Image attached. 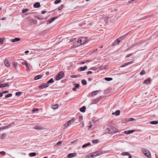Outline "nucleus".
Segmentation results:
<instances>
[{"label": "nucleus", "mask_w": 158, "mask_h": 158, "mask_svg": "<svg viewBox=\"0 0 158 158\" xmlns=\"http://www.w3.org/2000/svg\"><path fill=\"white\" fill-rule=\"evenodd\" d=\"M75 121V118H73L71 120H69L66 122L64 126L65 127H68L69 126H70L71 124L73 123Z\"/></svg>", "instance_id": "f257e3e1"}, {"label": "nucleus", "mask_w": 158, "mask_h": 158, "mask_svg": "<svg viewBox=\"0 0 158 158\" xmlns=\"http://www.w3.org/2000/svg\"><path fill=\"white\" fill-rule=\"evenodd\" d=\"M64 73L63 72L61 71L60 72L56 77V80H59L63 77Z\"/></svg>", "instance_id": "f03ea898"}, {"label": "nucleus", "mask_w": 158, "mask_h": 158, "mask_svg": "<svg viewBox=\"0 0 158 158\" xmlns=\"http://www.w3.org/2000/svg\"><path fill=\"white\" fill-rule=\"evenodd\" d=\"M142 152L144 155L148 158L151 157V155L150 152L146 149H143L142 150Z\"/></svg>", "instance_id": "7ed1b4c3"}, {"label": "nucleus", "mask_w": 158, "mask_h": 158, "mask_svg": "<svg viewBox=\"0 0 158 158\" xmlns=\"http://www.w3.org/2000/svg\"><path fill=\"white\" fill-rule=\"evenodd\" d=\"M102 154V153L100 151H98L92 153L91 156L92 157L94 158L95 156H99Z\"/></svg>", "instance_id": "20e7f679"}, {"label": "nucleus", "mask_w": 158, "mask_h": 158, "mask_svg": "<svg viewBox=\"0 0 158 158\" xmlns=\"http://www.w3.org/2000/svg\"><path fill=\"white\" fill-rule=\"evenodd\" d=\"M81 45L84 44L86 41V38L85 37H82L78 39Z\"/></svg>", "instance_id": "39448f33"}, {"label": "nucleus", "mask_w": 158, "mask_h": 158, "mask_svg": "<svg viewBox=\"0 0 158 158\" xmlns=\"http://www.w3.org/2000/svg\"><path fill=\"white\" fill-rule=\"evenodd\" d=\"M14 124V123H12L10 124L7 126H4L0 127V131L8 129L12 126V125Z\"/></svg>", "instance_id": "423d86ee"}, {"label": "nucleus", "mask_w": 158, "mask_h": 158, "mask_svg": "<svg viewBox=\"0 0 158 158\" xmlns=\"http://www.w3.org/2000/svg\"><path fill=\"white\" fill-rule=\"evenodd\" d=\"M108 66L106 65H100L98 67V69L100 70H104L108 69Z\"/></svg>", "instance_id": "0eeeda50"}, {"label": "nucleus", "mask_w": 158, "mask_h": 158, "mask_svg": "<svg viewBox=\"0 0 158 158\" xmlns=\"http://www.w3.org/2000/svg\"><path fill=\"white\" fill-rule=\"evenodd\" d=\"M118 132V130L114 127H111L110 129V133H115Z\"/></svg>", "instance_id": "6e6552de"}, {"label": "nucleus", "mask_w": 158, "mask_h": 158, "mask_svg": "<svg viewBox=\"0 0 158 158\" xmlns=\"http://www.w3.org/2000/svg\"><path fill=\"white\" fill-rule=\"evenodd\" d=\"M48 86L49 85L47 83H43L41 85L39 86L38 87L39 88H40V89H43V88L48 87Z\"/></svg>", "instance_id": "1a4fd4ad"}, {"label": "nucleus", "mask_w": 158, "mask_h": 158, "mask_svg": "<svg viewBox=\"0 0 158 158\" xmlns=\"http://www.w3.org/2000/svg\"><path fill=\"white\" fill-rule=\"evenodd\" d=\"M127 35V34H125V35L121 36L118 38L117 39V41H118V42L119 43L122 40L126 37V35Z\"/></svg>", "instance_id": "9d476101"}, {"label": "nucleus", "mask_w": 158, "mask_h": 158, "mask_svg": "<svg viewBox=\"0 0 158 158\" xmlns=\"http://www.w3.org/2000/svg\"><path fill=\"white\" fill-rule=\"evenodd\" d=\"M4 64L5 65L6 67H9L10 66V64L7 58H6L4 62Z\"/></svg>", "instance_id": "9b49d317"}, {"label": "nucleus", "mask_w": 158, "mask_h": 158, "mask_svg": "<svg viewBox=\"0 0 158 158\" xmlns=\"http://www.w3.org/2000/svg\"><path fill=\"white\" fill-rule=\"evenodd\" d=\"M88 68L87 67V66H84V67H80L78 69V70L79 71H84L87 69Z\"/></svg>", "instance_id": "f8f14e48"}, {"label": "nucleus", "mask_w": 158, "mask_h": 158, "mask_svg": "<svg viewBox=\"0 0 158 158\" xmlns=\"http://www.w3.org/2000/svg\"><path fill=\"white\" fill-rule=\"evenodd\" d=\"M77 155V153H72L69 154L68 156V157L69 158H71L76 156Z\"/></svg>", "instance_id": "ddd939ff"}, {"label": "nucleus", "mask_w": 158, "mask_h": 158, "mask_svg": "<svg viewBox=\"0 0 158 158\" xmlns=\"http://www.w3.org/2000/svg\"><path fill=\"white\" fill-rule=\"evenodd\" d=\"M133 61H132L130 62H128L127 63H125L124 64L120 66V67H124L129 64H131L133 63Z\"/></svg>", "instance_id": "4468645a"}, {"label": "nucleus", "mask_w": 158, "mask_h": 158, "mask_svg": "<svg viewBox=\"0 0 158 158\" xmlns=\"http://www.w3.org/2000/svg\"><path fill=\"white\" fill-rule=\"evenodd\" d=\"M74 46L75 47H77L79 46H80L81 45V44H80V42H79V41L78 40H77V41L75 42L73 44Z\"/></svg>", "instance_id": "2eb2a0df"}, {"label": "nucleus", "mask_w": 158, "mask_h": 158, "mask_svg": "<svg viewBox=\"0 0 158 158\" xmlns=\"http://www.w3.org/2000/svg\"><path fill=\"white\" fill-rule=\"evenodd\" d=\"M34 6L35 8H39L40 6V4L39 2H36L34 4Z\"/></svg>", "instance_id": "dca6fc26"}, {"label": "nucleus", "mask_w": 158, "mask_h": 158, "mask_svg": "<svg viewBox=\"0 0 158 158\" xmlns=\"http://www.w3.org/2000/svg\"><path fill=\"white\" fill-rule=\"evenodd\" d=\"M20 40V39L19 38H16L14 39H12L11 40V41L12 42L14 43Z\"/></svg>", "instance_id": "f3484780"}, {"label": "nucleus", "mask_w": 158, "mask_h": 158, "mask_svg": "<svg viewBox=\"0 0 158 158\" xmlns=\"http://www.w3.org/2000/svg\"><path fill=\"white\" fill-rule=\"evenodd\" d=\"M34 128L35 129H37V130H40V129H43L44 127H43L42 126H35L34 127Z\"/></svg>", "instance_id": "a211bd4d"}, {"label": "nucleus", "mask_w": 158, "mask_h": 158, "mask_svg": "<svg viewBox=\"0 0 158 158\" xmlns=\"http://www.w3.org/2000/svg\"><path fill=\"white\" fill-rule=\"evenodd\" d=\"M134 132V130H130L128 131H125L124 132L127 134H129L131 133H132Z\"/></svg>", "instance_id": "6ab92c4d"}, {"label": "nucleus", "mask_w": 158, "mask_h": 158, "mask_svg": "<svg viewBox=\"0 0 158 158\" xmlns=\"http://www.w3.org/2000/svg\"><path fill=\"white\" fill-rule=\"evenodd\" d=\"M42 76L41 75H39L36 76L34 78V79L35 80H37L39 79H40L42 77Z\"/></svg>", "instance_id": "aec40b11"}, {"label": "nucleus", "mask_w": 158, "mask_h": 158, "mask_svg": "<svg viewBox=\"0 0 158 158\" xmlns=\"http://www.w3.org/2000/svg\"><path fill=\"white\" fill-rule=\"evenodd\" d=\"M57 18V17H54L48 20V22H49V23H51L53 21L56 19Z\"/></svg>", "instance_id": "412c9836"}, {"label": "nucleus", "mask_w": 158, "mask_h": 158, "mask_svg": "<svg viewBox=\"0 0 158 158\" xmlns=\"http://www.w3.org/2000/svg\"><path fill=\"white\" fill-rule=\"evenodd\" d=\"M58 105L57 104H55L52 106V108L53 109H57L58 108Z\"/></svg>", "instance_id": "4be33fe9"}, {"label": "nucleus", "mask_w": 158, "mask_h": 158, "mask_svg": "<svg viewBox=\"0 0 158 158\" xmlns=\"http://www.w3.org/2000/svg\"><path fill=\"white\" fill-rule=\"evenodd\" d=\"M99 90H96L92 92V95L93 96H94L96 95L99 92Z\"/></svg>", "instance_id": "5701e85b"}, {"label": "nucleus", "mask_w": 158, "mask_h": 158, "mask_svg": "<svg viewBox=\"0 0 158 158\" xmlns=\"http://www.w3.org/2000/svg\"><path fill=\"white\" fill-rule=\"evenodd\" d=\"M86 107L85 106H83L80 109V110L81 112H85V110Z\"/></svg>", "instance_id": "b1692460"}, {"label": "nucleus", "mask_w": 158, "mask_h": 158, "mask_svg": "<svg viewBox=\"0 0 158 158\" xmlns=\"http://www.w3.org/2000/svg\"><path fill=\"white\" fill-rule=\"evenodd\" d=\"M135 120V119L133 118H127L126 119V122H128L129 121H133V120Z\"/></svg>", "instance_id": "393cba45"}, {"label": "nucleus", "mask_w": 158, "mask_h": 158, "mask_svg": "<svg viewBox=\"0 0 158 158\" xmlns=\"http://www.w3.org/2000/svg\"><path fill=\"white\" fill-rule=\"evenodd\" d=\"M150 124H153V125L156 124L158 123V121H152L150 122Z\"/></svg>", "instance_id": "a878e982"}, {"label": "nucleus", "mask_w": 158, "mask_h": 158, "mask_svg": "<svg viewBox=\"0 0 158 158\" xmlns=\"http://www.w3.org/2000/svg\"><path fill=\"white\" fill-rule=\"evenodd\" d=\"M120 113V111L119 110H117L115 113H112V114H115L116 115H118Z\"/></svg>", "instance_id": "bb28decb"}, {"label": "nucleus", "mask_w": 158, "mask_h": 158, "mask_svg": "<svg viewBox=\"0 0 158 158\" xmlns=\"http://www.w3.org/2000/svg\"><path fill=\"white\" fill-rule=\"evenodd\" d=\"M90 145H91V143H87L83 145L82 146V148H84L86 147H87L88 146Z\"/></svg>", "instance_id": "cd10ccee"}, {"label": "nucleus", "mask_w": 158, "mask_h": 158, "mask_svg": "<svg viewBox=\"0 0 158 158\" xmlns=\"http://www.w3.org/2000/svg\"><path fill=\"white\" fill-rule=\"evenodd\" d=\"M36 155V153L35 152H32L29 154V156L31 157L35 156Z\"/></svg>", "instance_id": "c85d7f7f"}, {"label": "nucleus", "mask_w": 158, "mask_h": 158, "mask_svg": "<svg viewBox=\"0 0 158 158\" xmlns=\"http://www.w3.org/2000/svg\"><path fill=\"white\" fill-rule=\"evenodd\" d=\"M54 82V81L53 80V78H51L47 82V83H48V84L49 83H53Z\"/></svg>", "instance_id": "c756f323"}, {"label": "nucleus", "mask_w": 158, "mask_h": 158, "mask_svg": "<svg viewBox=\"0 0 158 158\" xmlns=\"http://www.w3.org/2000/svg\"><path fill=\"white\" fill-rule=\"evenodd\" d=\"M104 79L106 81H110L113 80V78L111 77H105Z\"/></svg>", "instance_id": "7c9ffc66"}, {"label": "nucleus", "mask_w": 158, "mask_h": 158, "mask_svg": "<svg viewBox=\"0 0 158 158\" xmlns=\"http://www.w3.org/2000/svg\"><path fill=\"white\" fill-rule=\"evenodd\" d=\"M6 134L3 133L2 135V136L0 137V138L2 139H3L6 137Z\"/></svg>", "instance_id": "2f4dec72"}, {"label": "nucleus", "mask_w": 158, "mask_h": 158, "mask_svg": "<svg viewBox=\"0 0 158 158\" xmlns=\"http://www.w3.org/2000/svg\"><path fill=\"white\" fill-rule=\"evenodd\" d=\"M119 43L118 42V41H117V40H116L113 43V44H112V46H114L115 45H117Z\"/></svg>", "instance_id": "473e14b6"}, {"label": "nucleus", "mask_w": 158, "mask_h": 158, "mask_svg": "<svg viewBox=\"0 0 158 158\" xmlns=\"http://www.w3.org/2000/svg\"><path fill=\"white\" fill-rule=\"evenodd\" d=\"M7 86L6 84H0V88H2L5 87Z\"/></svg>", "instance_id": "72a5a7b5"}, {"label": "nucleus", "mask_w": 158, "mask_h": 158, "mask_svg": "<svg viewBox=\"0 0 158 158\" xmlns=\"http://www.w3.org/2000/svg\"><path fill=\"white\" fill-rule=\"evenodd\" d=\"M81 82L83 85H85L87 83L86 81L85 80H82L81 81Z\"/></svg>", "instance_id": "f704fd0d"}, {"label": "nucleus", "mask_w": 158, "mask_h": 158, "mask_svg": "<svg viewBox=\"0 0 158 158\" xmlns=\"http://www.w3.org/2000/svg\"><path fill=\"white\" fill-rule=\"evenodd\" d=\"M5 39L4 37H2L0 38V44H3L4 40Z\"/></svg>", "instance_id": "c9c22d12"}, {"label": "nucleus", "mask_w": 158, "mask_h": 158, "mask_svg": "<svg viewBox=\"0 0 158 158\" xmlns=\"http://www.w3.org/2000/svg\"><path fill=\"white\" fill-rule=\"evenodd\" d=\"M80 74H78L77 75H72L71 77L72 78H76L77 77H80Z\"/></svg>", "instance_id": "e433bc0d"}, {"label": "nucleus", "mask_w": 158, "mask_h": 158, "mask_svg": "<svg viewBox=\"0 0 158 158\" xmlns=\"http://www.w3.org/2000/svg\"><path fill=\"white\" fill-rule=\"evenodd\" d=\"M29 10V9H23L22 11V12L23 13H24L25 12H27Z\"/></svg>", "instance_id": "4c0bfd02"}, {"label": "nucleus", "mask_w": 158, "mask_h": 158, "mask_svg": "<svg viewBox=\"0 0 158 158\" xmlns=\"http://www.w3.org/2000/svg\"><path fill=\"white\" fill-rule=\"evenodd\" d=\"M130 153L128 152H124L122 153V155L123 156H126L129 155Z\"/></svg>", "instance_id": "58836bf2"}, {"label": "nucleus", "mask_w": 158, "mask_h": 158, "mask_svg": "<svg viewBox=\"0 0 158 158\" xmlns=\"http://www.w3.org/2000/svg\"><path fill=\"white\" fill-rule=\"evenodd\" d=\"M150 81V79H149L148 78L144 81V83L147 84L148 83H149Z\"/></svg>", "instance_id": "ea45409f"}, {"label": "nucleus", "mask_w": 158, "mask_h": 158, "mask_svg": "<svg viewBox=\"0 0 158 158\" xmlns=\"http://www.w3.org/2000/svg\"><path fill=\"white\" fill-rule=\"evenodd\" d=\"M99 142V140L98 139L96 140H93L92 141V142L93 143H97Z\"/></svg>", "instance_id": "a19ab883"}, {"label": "nucleus", "mask_w": 158, "mask_h": 158, "mask_svg": "<svg viewBox=\"0 0 158 158\" xmlns=\"http://www.w3.org/2000/svg\"><path fill=\"white\" fill-rule=\"evenodd\" d=\"M61 2V0H56L54 2V3L55 4H57L60 3Z\"/></svg>", "instance_id": "79ce46f5"}, {"label": "nucleus", "mask_w": 158, "mask_h": 158, "mask_svg": "<svg viewBox=\"0 0 158 158\" xmlns=\"http://www.w3.org/2000/svg\"><path fill=\"white\" fill-rule=\"evenodd\" d=\"M145 71L144 70H142V71L140 72V75H143L145 74Z\"/></svg>", "instance_id": "37998d69"}, {"label": "nucleus", "mask_w": 158, "mask_h": 158, "mask_svg": "<svg viewBox=\"0 0 158 158\" xmlns=\"http://www.w3.org/2000/svg\"><path fill=\"white\" fill-rule=\"evenodd\" d=\"M12 96V94L10 93V94H8L7 95H5V97L6 98H9L10 97H11Z\"/></svg>", "instance_id": "c03bdc74"}, {"label": "nucleus", "mask_w": 158, "mask_h": 158, "mask_svg": "<svg viewBox=\"0 0 158 158\" xmlns=\"http://www.w3.org/2000/svg\"><path fill=\"white\" fill-rule=\"evenodd\" d=\"M22 92H17L16 93L15 95L16 96H20L22 94Z\"/></svg>", "instance_id": "a18cd8bd"}, {"label": "nucleus", "mask_w": 158, "mask_h": 158, "mask_svg": "<svg viewBox=\"0 0 158 158\" xmlns=\"http://www.w3.org/2000/svg\"><path fill=\"white\" fill-rule=\"evenodd\" d=\"M22 64L25 65L26 66H27V65H28L27 62L26 61L23 62L22 63Z\"/></svg>", "instance_id": "49530a36"}, {"label": "nucleus", "mask_w": 158, "mask_h": 158, "mask_svg": "<svg viewBox=\"0 0 158 158\" xmlns=\"http://www.w3.org/2000/svg\"><path fill=\"white\" fill-rule=\"evenodd\" d=\"M62 142L61 141H59L56 144L58 146H60L62 144Z\"/></svg>", "instance_id": "de8ad7c7"}, {"label": "nucleus", "mask_w": 158, "mask_h": 158, "mask_svg": "<svg viewBox=\"0 0 158 158\" xmlns=\"http://www.w3.org/2000/svg\"><path fill=\"white\" fill-rule=\"evenodd\" d=\"M63 5H61L60 6L58 7V9L59 10H61V9H63Z\"/></svg>", "instance_id": "09e8293b"}, {"label": "nucleus", "mask_w": 158, "mask_h": 158, "mask_svg": "<svg viewBox=\"0 0 158 158\" xmlns=\"http://www.w3.org/2000/svg\"><path fill=\"white\" fill-rule=\"evenodd\" d=\"M80 85L79 84H77L75 86V88H73V89H75V88H78L79 87Z\"/></svg>", "instance_id": "8fccbe9b"}, {"label": "nucleus", "mask_w": 158, "mask_h": 158, "mask_svg": "<svg viewBox=\"0 0 158 158\" xmlns=\"http://www.w3.org/2000/svg\"><path fill=\"white\" fill-rule=\"evenodd\" d=\"M83 119V117L81 116H80L79 117V119L78 120L80 122H81Z\"/></svg>", "instance_id": "3c124183"}, {"label": "nucleus", "mask_w": 158, "mask_h": 158, "mask_svg": "<svg viewBox=\"0 0 158 158\" xmlns=\"http://www.w3.org/2000/svg\"><path fill=\"white\" fill-rule=\"evenodd\" d=\"M13 65L15 68H16L18 66V63H14Z\"/></svg>", "instance_id": "603ef678"}, {"label": "nucleus", "mask_w": 158, "mask_h": 158, "mask_svg": "<svg viewBox=\"0 0 158 158\" xmlns=\"http://www.w3.org/2000/svg\"><path fill=\"white\" fill-rule=\"evenodd\" d=\"M38 110V108H33L32 111L33 112H35L36 111H37Z\"/></svg>", "instance_id": "864d4df0"}, {"label": "nucleus", "mask_w": 158, "mask_h": 158, "mask_svg": "<svg viewBox=\"0 0 158 158\" xmlns=\"http://www.w3.org/2000/svg\"><path fill=\"white\" fill-rule=\"evenodd\" d=\"M139 44V43L136 42L133 44V46H135L137 45H138Z\"/></svg>", "instance_id": "5fc2aeb1"}, {"label": "nucleus", "mask_w": 158, "mask_h": 158, "mask_svg": "<svg viewBox=\"0 0 158 158\" xmlns=\"http://www.w3.org/2000/svg\"><path fill=\"white\" fill-rule=\"evenodd\" d=\"M6 154L5 152L4 151H2L0 152V154L2 155H4Z\"/></svg>", "instance_id": "6e6d98bb"}, {"label": "nucleus", "mask_w": 158, "mask_h": 158, "mask_svg": "<svg viewBox=\"0 0 158 158\" xmlns=\"http://www.w3.org/2000/svg\"><path fill=\"white\" fill-rule=\"evenodd\" d=\"M35 17L37 19H39V20H43V19L40 18L39 17H38L37 16H35Z\"/></svg>", "instance_id": "4d7b16f0"}, {"label": "nucleus", "mask_w": 158, "mask_h": 158, "mask_svg": "<svg viewBox=\"0 0 158 158\" xmlns=\"http://www.w3.org/2000/svg\"><path fill=\"white\" fill-rule=\"evenodd\" d=\"M77 140H77V139H76V140H73V141H72V142H71L70 143H71V144H73V143H75L76 142H77Z\"/></svg>", "instance_id": "13d9d810"}, {"label": "nucleus", "mask_w": 158, "mask_h": 158, "mask_svg": "<svg viewBox=\"0 0 158 158\" xmlns=\"http://www.w3.org/2000/svg\"><path fill=\"white\" fill-rule=\"evenodd\" d=\"M31 21H32V22L34 23H36V22H37V21L35 19H34V20H31Z\"/></svg>", "instance_id": "bf43d9fd"}, {"label": "nucleus", "mask_w": 158, "mask_h": 158, "mask_svg": "<svg viewBox=\"0 0 158 158\" xmlns=\"http://www.w3.org/2000/svg\"><path fill=\"white\" fill-rule=\"evenodd\" d=\"M132 55V53H130L127 55V58L131 56Z\"/></svg>", "instance_id": "052dcab7"}, {"label": "nucleus", "mask_w": 158, "mask_h": 158, "mask_svg": "<svg viewBox=\"0 0 158 158\" xmlns=\"http://www.w3.org/2000/svg\"><path fill=\"white\" fill-rule=\"evenodd\" d=\"M26 67H27V71H29L30 69L28 65H27V66H26Z\"/></svg>", "instance_id": "680f3d73"}, {"label": "nucleus", "mask_w": 158, "mask_h": 158, "mask_svg": "<svg viewBox=\"0 0 158 158\" xmlns=\"http://www.w3.org/2000/svg\"><path fill=\"white\" fill-rule=\"evenodd\" d=\"M92 73V72L90 71H88V72H87V75L89 74H91V73Z\"/></svg>", "instance_id": "e2e57ef3"}, {"label": "nucleus", "mask_w": 158, "mask_h": 158, "mask_svg": "<svg viewBox=\"0 0 158 158\" xmlns=\"http://www.w3.org/2000/svg\"><path fill=\"white\" fill-rule=\"evenodd\" d=\"M73 40H75V41H77V39H76V38L73 39H71L70 40V42L73 41Z\"/></svg>", "instance_id": "0e129e2a"}, {"label": "nucleus", "mask_w": 158, "mask_h": 158, "mask_svg": "<svg viewBox=\"0 0 158 158\" xmlns=\"http://www.w3.org/2000/svg\"><path fill=\"white\" fill-rule=\"evenodd\" d=\"M98 50V49H94L93 51L92 52V53H93L95 52H96V51H97Z\"/></svg>", "instance_id": "69168bd1"}, {"label": "nucleus", "mask_w": 158, "mask_h": 158, "mask_svg": "<svg viewBox=\"0 0 158 158\" xmlns=\"http://www.w3.org/2000/svg\"><path fill=\"white\" fill-rule=\"evenodd\" d=\"M9 92L8 91L6 90L3 92V94L7 93Z\"/></svg>", "instance_id": "338daca9"}, {"label": "nucleus", "mask_w": 158, "mask_h": 158, "mask_svg": "<svg viewBox=\"0 0 158 158\" xmlns=\"http://www.w3.org/2000/svg\"><path fill=\"white\" fill-rule=\"evenodd\" d=\"M47 12L46 11H42L41 14H44Z\"/></svg>", "instance_id": "774afa93"}]
</instances>
